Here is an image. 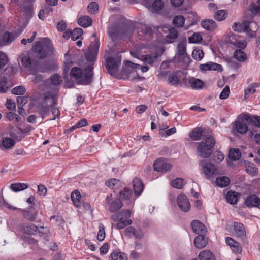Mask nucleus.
I'll use <instances>...</instances> for the list:
<instances>
[{"label":"nucleus","mask_w":260,"mask_h":260,"mask_svg":"<svg viewBox=\"0 0 260 260\" xmlns=\"http://www.w3.org/2000/svg\"><path fill=\"white\" fill-rule=\"evenodd\" d=\"M227 16V13L225 10H221L218 11L214 15V18L218 21L224 20Z\"/></svg>","instance_id":"52"},{"label":"nucleus","mask_w":260,"mask_h":260,"mask_svg":"<svg viewBox=\"0 0 260 260\" xmlns=\"http://www.w3.org/2000/svg\"><path fill=\"white\" fill-rule=\"evenodd\" d=\"M106 203L108 207L109 210L111 212L117 211L123 206V204L120 199L116 198L113 201L111 194L107 197Z\"/></svg>","instance_id":"8"},{"label":"nucleus","mask_w":260,"mask_h":260,"mask_svg":"<svg viewBox=\"0 0 260 260\" xmlns=\"http://www.w3.org/2000/svg\"><path fill=\"white\" fill-rule=\"evenodd\" d=\"M183 180L181 178H177L171 182V185L176 188L181 189L183 186Z\"/></svg>","instance_id":"55"},{"label":"nucleus","mask_w":260,"mask_h":260,"mask_svg":"<svg viewBox=\"0 0 260 260\" xmlns=\"http://www.w3.org/2000/svg\"><path fill=\"white\" fill-rule=\"evenodd\" d=\"M229 94L230 88L229 87L228 85H226L221 92L219 95V98L221 100L226 99L228 98Z\"/></svg>","instance_id":"64"},{"label":"nucleus","mask_w":260,"mask_h":260,"mask_svg":"<svg viewBox=\"0 0 260 260\" xmlns=\"http://www.w3.org/2000/svg\"><path fill=\"white\" fill-rule=\"evenodd\" d=\"M188 40L190 43H198L202 40V38L200 34L198 33H194L189 38Z\"/></svg>","instance_id":"56"},{"label":"nucleus","mask_w":260,"mask_h":260,"mask_svg":"<svg viewBox=\"0 0 260 260\" xmlns=\"http://www.w3.org/2000/svg\"><path fill=\"white\" fill-rule=\"evenodd\" d=\"M110 260H127V255L125 253L120 252H113L110 257Z\"/></svg>","instance_id":"35"},{"label":"nucleus","mask_w":260,"mask_h":260,"mask_svg":"<svg viewBox=\"0 0 260 260\" xmlns=\"http://www.w3.org/2000/svg\"><path fill=\"white\" fill-rule=\"evenodd\" d=\"M185 18L181 15L176 16L173 20V24L178 27H182L184 24Z\"/></svg>","instance_id":"43"},{"label":"nucleus","mask_w":260,"mask_h":260,"mask_svg":"<svg viewBox=\"0 0 260 260\" xmlns=\"http://www.w3.org/2000/svg\"><path fill=\"white\" fill-rule=\"evenodd\" d=\"M177 55L184 57L186 55V47L184 43H180L177 46Z\"/></svg>","instance_id":"49"},{"label":"nucleus","mask_w":260,"mask_h":260,"mask_svg":"<svg viewBox=\"0 0 260 260\" xmlns=\"http://www.w3.org/2000/svg\"><path fill=\"white\" fill-rule=\"evenodd\" d=\"M245 171L252 176H255L258 173V169L253 163H249L246 166Z\"/></svg>","instance_id":"41"},{"label":"nucleus","mask_w":260,"mask_h":260,"mask_svg":"<svg viewBox=\"0 0 260 260\" xmlns=\"http://www.w3.org/2000/svg\"><path fill=\"white\" fill-rule=\"evenodd\" d=\"M131 215V211L126 210L113 214L111 219L113 221L118 222L116 225L117 229H122L132 224V221L129 219Z\"/></svg>","instance_id":"3"},{"label":"nucleus","mask_w":260,"mask_h":260,"mask_svg":"<svg viewBox=\"0 0 260 260\" xmlns=\"http://www.w3.org/2000/svg\"><path fill=\"white\" fill-rule=\"evenodd\" d=\"M233 57L240 62L244 61L247 59L246 54L241 49H236L234 52Z\"/></svg>","instance_id":"36"},{"label":"nucleus","mask_w":260,"mask_h":260,"mask_svg":"<svg viewBox=\"0 0 260 260\" xmlns=\"http://www.w3.org/2000/svg\"><path fill=\"white\" fill-rule=\"evenodd\" d=\"M183 76V73L180 71L174 72L168 77V82L172 85H178Z\"/></svg>","instance_id":"13"},{"label":"nucleus","mask_w":260,"mask_h":260,"mask_svg":"<svg viewBox=\"0 0 260 260\" xmlns=\"http://www.w3.org/2000/svg\"><path fill=\"white\" fill-rule=\"evenodd\" d=\"M188 83L193 89H200L204 85V83L200 79L190 78L188 79Z\"/></svg>","instance_id":"29"},{"label":"nucleus","mask_w":260,"mask_h":260,"mask_svg":"<svg viewBox=\"0 0 260 260\" xmlns=\"http://www.w3.org/2000/svg\"><path fill=\"white\" fill-rule=\"evenodd\" d=\"M21 33V31H16L13 33L8 31L5 32L3 36L2 39H0V47L10 44Z\"/></svg>","instance_id":"10"},{"label":"nucleus","mask_w":260,"mask_h":260,"mask_svg":"<svg viewBox=\"0 0 260 260\" xmlns=\"http://www.w3.org/2000/svg\"><path fill=\"white\" fill-rule=\"evenodd\" d=\"M132 196V191L129 189H124L119 192V198L120 200H128Z\"/></svg>","instance_id":"40"},{"label":"nucleus","mask_w":260,"mask_h":260,"mask_svg":"<svg viewBox=\"0 0 260 260\" xmlns=\"http://www.w3.org/2000/svg\"><path fill=\"white\" fill-rule=\"evenodd\" d=\"M133 189L135 194L139 196L143 190V184L141 181L138 179L135 178L133 180Z\"/></svg>","instance_id":"27"},{"label":"nucleus","mask_w":260,"mask_h":260,"mask_svg":"<svg viewBox=\"0 0 260 260\" xmlns=\"http://www.w3.org/2000/svg\"><path fill=\"white\" fill-rule=\"evenodd\" d=\"M50 106L40 105L38 107V112L41 115L42 119L45 115H48L50 112Z\"/></svg>","instance_id":"39"},{"label":"nucleus","mask_w":260,"mask_h":260,"mask_svg":"<svg viewBox=\"0 0 260 260\" xmlns=\"http://www.w3.org/2000/svg\"><path fill=\"white\" fill-rule=\"evenodd\" d=\"M169 30V34L167 36V39H168L167 42L171 43L174 42L175 39L178 38V31L173 27H171Z\"/></svg>","instance_id":"33"},{"label":"nucleus","mask_w":260,"mask_h":260,"mask_svg":"<svg viewBox=\"0 0 260 260\" xmlns=\"http://www.w3.org/2000/svg\"><path fill=\"white\" fill-rule=\"evenodd\" d=\"M156 55L153 57L152 55L147 54L145 55H142L141 59L145 63L151 64L153 62L154 59L156 58Z\"/></svg>","instance_id":"53"},{"label":"nucleus","mask_w":260,"mask_h":260,"mask_svg":"<svg viewBox=\"0 0 260 260\" xmlns=\"http://www.w3.org/2000/svg\"><path fill=\"white\" fill-rule=\"evenodd\" d=\"M240 196V194L236 192L229 191L226 196V200L229 203L235 204L237 203Z\"/></svg>","instance_id":"30"},{"label":"nucleus","mask_w":260,"mask_h":260,"mask_svg":"<svg viewBox=\"0 0 260 260\" xmlns=\"http://www.w3.org/2000/svg\"><path fill=\"white\" fill-rule=\"evenodd\" d=\"M83 34V30L80 28H76L71 31V38L73 40H76Z\"/></svg>","instance_id":"54"},{"label":"nucleus","mask_w":260,"mask_h":260,"mask_svg":"<svg viewBox=\"0 0 260 260\" xmlns=\"http://www.w3.org/2000/svg\"><path fill=\"white\" fill-rule=\"evenodd\" d=\"M108 32L112 40L114 42L120 40L122 34L121 29L116 25L109 28Z\"/></svg>","instance_id":"16"},{"label":"nucleus","mask_w":260,"mask_h":260,"mask_svg":"<svg viewBox=\"0 0 260 260\" xmlns=\"http://www.w3.org/2000/svg\"><path fill=\"white\" fill-rule=\"evenodd\" d=\"M189 136L194 141H197L201 139L202 132L199 128H195L189 133Z\"/></svg>","instance_id":"47"},{"label":"nucleus","mask_w":260,"mask_h":260,"mask_svg":"<svg viewBox=\"0 0 260 260\" xmlns=\"http://www.w3.org/2000/svg\"><path fill=\"white\" fill-rule=\"evenodd\" d=\"M93 69L92 66H89L85 70V75L81 79V83L83 84H89L92 81L93 78Z\"/></svg>","instance_id":"18"},{"label":"nucleus","mask_w":260,"mask_h":260,"mask_svg":"<svg viewBox=\"0 0 260 260\" xmlns=\"http://www.w3.org/2000/svg\"><path fill=\"white\" fill-rule=\"evenodd\" d=\"M8 63V59L5 54L0 51V69L5 67Z\"/></svg>","instance_id":"63"},{"label":"nucleus","mask_w":260,"mask_h":260,"mask_svg":"<svg viewBox=\"0 0 260 260\" xmlns=\"http://www.w3.org/2000/svg\"><path fill=\"white\" fill-rule=\"evenodd\" d=\"M248 120L249 124H251L256 127L260 128V116L249 115Z\"/></svg>","instance_id":"48"},{"label":"nucleus","mask_w":260,"mask_h":260,"mask_svg":"<svg viewBox=\"0 0 260 260\" xmlns=\"http://www.w3.org/2000/svg\"><path fill=\"white\" fill-rule=\"evenodd\" d=\"M199 165L202 167V172L208 179L210 178L216 173L217 169L214 165L210 162H206L204 160H200Z\"/></svg>","instance_id":"7"},{"label":"nucleus","mask_w":260,"mask_h":260,"mask_svg":"<svg viewBox=\"0 0 260 260\" xmlns=\"http://www.w3.org/2000/svg\"><path fill=\"white\" fill-rule=\"evenodd\" d=\"M87 8L89 13L94 14L98 11L99 5L97 3L92 2L89 4Z\"/></svg>","instance_id":"51"},{"label":"nucleus","mask_w":260,"mask_h":260,"mask_svg":"<svg viewBox=\"0 0 260 260\" xmlns=\"http://www.w3.org/2000/svg\"><path fill=\"white\" fill-rule=\"evenodd\" d=\"M25 91L26 90L24 86H18L14 88L12 90L11 92L14 94L22 95L25 93Z\"/></svg>","instance_id":"57"},{"label":"nucleus","mask_w":260,"mask_h":260,"mask_svg":"<svg viewBox=\"0 0 260 260\" xmlns=\"http://www.w3.org/2000/svg\"><path fill=\"white\" fill-rule=\"evenodd\" d=\"M200 69L202 71L214 70L222 71L223 70L222 67L220 64L212 62L201 64Z\"/></svg>","instance_id":"19"},{"label":"nucleus","mask_w":260,"mask_h":260,"mask_svg":"<svg viewBox=\"0 0 260 260\" xmlns=\"http://www.w3.org/2000/svg\"><path fill=\"white\" fill-rule=\"evenodd\" d=\"M245 204L249 208L256 207L259 206L260 199L255 194L248 196L245 199Z\"/></svg>","instance_id":"17"},{"label":"nucleus","mask_w":260,"mask_h":260,"mask_svg":"<svg viewBox=\"0 0 260 260\" xmlns=\"http://www.w3.org/2000/svg\"><path fill=\"white\" fill-rule=\"evenodd\" d=\"M198 152L203 158L209 157L212 153V148L215 145V141L211 135L206 136L205 142L197 143Z\"/></svg>","instance_id":"2"},{"label":"nucleus","mask_w":260,"mask_h":260,"mask_svg":"<svg viewBox=\"0 0 260 260\" xmlns=\"http://www.w3.org/2000/svg\"><path fill=\"white\" fill-rule=\"evenodd\" d=\"M99 48V41L95 39L89 47L85 50L84 55L88 61H93L97 56Z\"/></svg>","instance_id":"6"},{"label":"nucleus","mask_w":260,"mask_h":260,"mask_svg":"<svg viewBox=\"0 0 260 260\" xmlns=\"http://www.w3.org/2000/svg\"><path fill=\"white\" fill-rule=\"evenodd\" d=\"M225 242L228 245L232 251L235 253H240L242 251V248L240 247L238 242L235 241L231 237H226Z\"/></svg>","instance_id":"20"},{"label":"nucleus","mask_w":260,"mask_h":260,"mask_svg":"<svg viewBox=\"0 0 260 260\" xmlns=\"http://www.w3.org/2000/svg\"><path fill=\"white\" fill-rule=\"evenodd\" d=\"M198 257L199 260H215L214 255L210 250L201 251Z\"/></svg>","instance_id":"28"},{"label":"nucleus","mask_w":260,"mask_h":260,"mask_svg":"<svg viewBox=\"0 0 260 260\" xmlns=\"http://www.w3.org/2000/svg\"><path fill=\"white\" fill-rule=\"evenodd\" d=\"M71 200L74 205L77 207L79 208L81 207L80 199L81 195L80 193L78 190H74L71 194Z\"/></svg>","instance_id":"31"},{"label":"nucleus","mask_w":260,"mask_h":260,"mask_svg":"<svg viewBox=\"0 0 260 260\" xmlns=\"http://www.w3.org/2000/svg\"><path fill=\"white\" fill-rule=\"evenodd\" d=\"M204 52L201 50H194L192 55L194 59L198 60H201L204 57Z\"/></svg>","instance_id":"60"},{"label":"nucleus","mask_w":260,"mask_h":260,"mask_svg":"<svg viewBox=\"0 0 260 260\" xmlns=\"http://www.w3.org/2000/svg\"><path fill=\"white\" fill-rule=\"evenodd\" d=\"M230 182V180L228 177L221 176L217 177L216 179V183L217 186L220 187L227 186Z\"/></svg>","instance_id":"37"},{"label":"nucleus","mask_w":260,"mask_h":260,"mask_svg":"<svg viewBox=\"0 0 260 260\" xmlns=\"http://www.w3.org/2000/svg\"><path fill=\"white\" fill-rule=\"evenodd\" d=\"M20 231L28 235H35L37 232L38 228L34 224L25 223L20 225Z\"/></svg>","instance_id":"14"},{"label":"nucleus","mask_w":260,"mask_h":260,"mask_svg":"<svg viewBox=\"0 0 260 260\" xmlns=\"http://www.w3.org/2000/svg\"><path fill=\"white\" fill-rule=\"evenodd\" d=\"M44 99L45 100L51 99L52 101V104L51 107L54 106L57 104V97L56 94L55 93H51L50 92H46L44 93Z\"/></svg>","instance_id":"45"},{"label":"nucleus","mask_w":260,"mask_h":260,"mask_svg":"<svg viewBox=\"0 0 260 260\" xmlns=\"http://www.w3.org/2000/svg\"><path fill=\"white\" fill-rule=\"evenodd\" d=\"M32 49L40 59L52 55L54 51L50 40L47 38H42L35 42Z\"/></svg>","instance_id":"1"},{"label":"nucleus","mask_w":260,"mask_h":260,"mask_svg":"<svg viewBox=\"0 0 260 260\" xmlns=\"http://www.w3.org/2000/svg\"><path fill=\"white\" fill-rule=\"evenodd\" d=\"M235 235L237 237L244 239L246 237V231L244 225L239 222L234 223Z\"/></svg>","instance_id":"23"},{"label":"nucleus","mask_w":260,"mask_h":260,"mask_svg":"<svg viewBox=\"0 0 260 260\" xmlns=\"http://www.w3.org/2000/svg\"><path fill=\"white\" fill-rule=\"evenodd\" d=\"M204 234H199L194 240V244L197 248L202 249L207 244V241L204 236Z\"/></svg>","instance_id":"24"},{"label":"nucleus","mask_w":260,"mask_h":260,"mask_svg":"<svg viewBox=\"0 0 260 260\" xmlns=\"http://www.w3.org/2000/svg\"><path fill=\"white\" fill-rule=\"evenodd\" d=\"M121 63V58L119 56L115 57H108L106 60V67L108 71L111 73L117 70Z\"/></svg>","instance_id":"12"},{"label":"nucleus","mask_w":260,"mask_h":260,"mask_svg":"<svg viewBox=\"0 0 260 260\" xmlns=\"http://www.w3.org/2000/svg\"><path fill=\"white\" fill-rule=\"evenodd\" d=\"M92 19L88 16L81 17L78 19V24L82 27H87L92 24Z\"/></svg>","instance_id":"32"},{"label":"nucleus","mask_w":260,"mask_h":260,"mask_svg":"<svg viewBox=\"0 0 260 260\" xmlns=\"http://www.w3.org/2000/svg\"><path fill=\"white\" fill-rule=\"evenodd\" d=\"M14 144L15 142L11 138H5L2 141L3 146L6 149L11 148Z\"/></svg>","instance_id":"50"},{"label":"nucleus","mask_w":260,"mask_h":260,"mask_svg":"<svg viewBox=\"0 0 260 260\" xmlns=\"http://www.w3.org/2000/svg\"><path fill=\"white\" fill-rule=\"evenodd\" d=\"M177 203L180 210L185 212L189 211L190 209V204L188 199L186 196L184 194L178 195L177 199Z\"/></svg>","instance_id":"11"},{"label":"nucleus","mask_w":260,"mask_h":260,"mask_svg":"<svg viewBox=\"0 0 260 260\" xmlns=\"http://www.w3.org/2000/svg\"><path fill=\"white\" fill-rule=\"evenodd\" d=\"M224 158V155L219 151H216L213 153V159L215 162H220Z\"/></svg>","instance_id":"59"},{"label":"nucleus","mask_w":260,"mask_h":260,"mask_svg":"<svg viewBox=\"0 0 260 260\" xmlns=\"http://www.w3.org/2000/svg\"><path fill=\"white\" fill-rule=\"evenodd\" d=\"M153 167L154 170L157 172H166L170 171L172 166L170 163L167 162L164 158H160L155 161Z\"/></svg>","instance_id":"9"},{"label":"nucleus","mask_w":260,"mask_h":260,"mask_svg":"<svg viewBox=\"0 0 260 260\" xmlns=\"http://www.w3.org/2000/svg\"><path fill=\"white\" fill-rule=\"evenodd\" d=\"M138 32H142L146 36H150L152 34V30L146 25L139 24L137 26Z\"/></svg>","instance_id":"38"},{"label":"nucleus","mask_w":260,"mask_h":260,"mask_svg":"<svg viewBox=\"0 0 260 260\" xmlns=\"http://www.w3.org/2000/svg\"><path fill=\"white\" fill-rule=\"evenodd\" d=\"M163 7V3L161 0H155L153 4V9L155 11H160Z\"/></svg>","instance_id":"61"},{"label":"nucleus","mask_w":260,"mask_h":260,"mask_svg":"<svg viewBox=\"0 0 260 260\" xmlns=\"http://www.w3.org/2000/svg\"><path fill=\"white\" fill-rule=\"evenodd\" d=\"M232 28L234 31L239 32L242 31L249 32L251 31V37L255 36V33L257 29V24L255 22L248 21L244 22L243 24L239 23H235Z\"/></svg>","instance_id":"4"},{"label":"nucleus","mask_w":260,"mask_h":260,"mask_svg":"<svg viewBox=\"0 0 260 260\" xmlns=\"http://www.w3.org/2000/svg\"><path fill=\"white\" fill-rule=\"evenodd\" d=\"M201 25L205 29L213 31L217 28L216 22L212 19H205L201 22Z\"/></svg>","instance_id":"21"},{"label":"nucleus","mask_w":260,"mask_h":260,"mask_svg":"<svg viewBox=\"0 0 260 260\" xmlns=\"http://www.w3.org/2000/svg\"><path fill=\"white\" fill-rule=\"evenodd\" d=\"M241 157V152L239 149H231L229 153V157L233 160H238Z\"/></svg>","instance_id":"42"},{"label":"nucleus","mask_w":260,"mask_h":260,"mask_svg":"<svg viewBox=\"0 0 260 260\" xmlns=\"http://www.w3.org/2000/svg\"><path fill=\"white\" fill-rule=\"evenodd\" d=\"M249 115L243 114L240 115L234 123V127L240 134H244L248 131L247 123L249 122Z\"/></svg>","instance_id":"5"},{"label":"nucleus","mask_w":260,"mask_h":260,"mask_svg":"<svg viewBox=\"0 0 260 260\" xmlns=\"http://www.w3.org/2000/svg\"><path fill=\"white\" fill-rule=\"evenodd\" d=\"M28 185L25 183H15L12 184L10 188L14 192H18L27 188Z\"/></svg>","instance_id":"34"},{"label":"nucleus","mask_w":260,"mask_h":260,"mask_svg":"<svg viewBox=\"0 0 260 260\" xmlns=\"http://www.w3.org/2000/svg\"><path fill=\"white\" fill-rule=\"evenodd\" d=\"M22 213L25 218L30 221L36 219L37 212L34 209L30 208L29 210H23Z\"/></svg>","instance_id":"25"},{"label":"nucleus","mask_w":260,"mask_h":260,"mask_svg":"<svg viewBox=\"0 0 260 260\" xmlns=\"http://www.w3.org/2000/svg\"><path fill=\"white\" fill-rule=\"evenodd\" d=\"M125 64L127 67H130L132 68V71H131L130 74H133L134 78L136 76H137V73L136 71L135 70V69L140 68L143 72H147L149 70V67L147 66L140 67L139 64L134 63L130 61H127L126 62Z\"/></svg>","instance_id":"22"},{"label":"nucleus","mask_w":260,"mask_h":260,"mask_svg":"<svg viewBox=\"0 0 260 260\" xmlns=\"http://www.w3.org/2000/svg\"><path fill=\"white\" fill-rule=\"evenodd\" d=\"M51 82L52 85H57L62 82L61 77L57 74H55L51 77Z\"/></svg>","instance_id":"62"},{"label":"nucleus","mask_w":260,"mask_h":260,"mask_svg":"<svg viewBox=\"0 0 260 260\" xmlns=\"http://www.w3.org/2000/svg\"><path fill=\"white\" fill-rule=\"evenodd\" d=\"M7 117L11 121H14L15 122L19 121L21 118L17 114L9 112L6 113Z\"/></svg>","instance_id":"58"},{"label":"nucleus","mask_w":260,"mask_h":260,"mask_svg":"<svg viewBox=\"0 0 260 260\" xmlns=\"http://www.w3.org/2000/svg\"><path fill=\"white\" fill-rule=\"evenodd\" d=\"M255 86L256 85L253 84L250 85L248 86V87L244 91V99L245 100H247L249 96L254 94L255 92Z\"/></svg>","instance_id":"46"},{"label":"nucleus","mask_w":260,"mask_h":260,"mask_svg":"<svg viewBox=\"0 0 260 260\" xmlns=\"http://www.w3.org/2000/svg\"><path fill=\"white\" fill-rule=\"evenodd\" d=\"M229 42L231 44L241 49L245 48L247 45V43L245 41L239 40L236 36H232Z\"/></svg>","instance_id":"26"},{"label":"nucleus","mask_w":260,"mask_h":260,"mask_svg":"<svg viewBox=\"0 0 260 260\" xmlns=\"http://www.w3.org/2000/svg\"><path fill=\"white\" fill-rule=\"evenodd\" d=\"M193 231L197 234H205L207 229L205 226L199 220H193L191 223Z\"/></svg>","instance_id":"15"},{"label":"nucleus","mask_w":260,"mask_h":260,"mask_svg":"<svg viewBox=\"0 0 260 260\" xmlns=\"http://www.w3.org/2000/svg\"><path fill=\"white\" fill-rule=\"evenodd\" d=\"M72 77L76 79H80L83 76V72L80 68L75 67L73 68L70 73Z\"/></svg>","instance_id":"44"}]
</instances>
